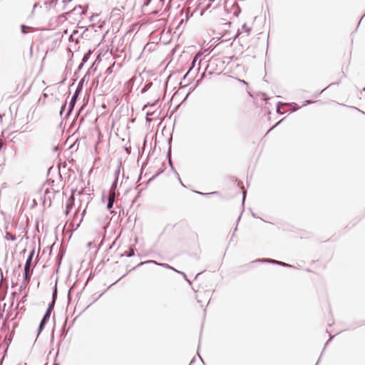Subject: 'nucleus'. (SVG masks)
Masks as SVG:
<instances>
[{
    "mask_svg": "<svg viewBox=\"0 0 365 365\" xmlns=\"http://www.w3.org/2000/svg\"><path fill=\"white\" fill-rule=\"evenodd\" d=\"M35 253V248H33L31 251L29 255L28 256L25 265H24V280L23 284L21 286L22 287L24 285H26L31 279L32 275V270L31 269V267L32 265V260L34 258V255Z\"/></svg>",
    "mask_w": 365,
    "mask_h": 365,
    "instance_id": "f257e3e1",
    "label": "nucleus"
},
{
    "mask_svg": "<svg viewBox=\"0 0 365 365\" xmlns=\"http://www.w3.org/2000/svg\"><path fill=\"white\" fill-rule=\"evenodd\" d=\"M83 80H81L76 88V91L73 95V96L71 97V99L69 102V105H68V110L66 112V113L65 114V116L63 117L64 118H67L72 112L76 103V101H77V99H78V97L79 96V94L81 93L82 91V89H83Z\"/></svg>",
    "mask_w": 365,
    "mask_h": 365,
    "instance_id": "f03ea898",
    "label": "nucleus"
},
{
    "mask_svg": "<svg viewBox=\"0 0 365 365\" xmlns=\"http://www.w3.org/2000/svg\"><path fill=\"white\" fill-rule=\"evenodd\" d=\"M59 191H56L53 188H46L44 191V202L48 200L49 203L51 202V199L54 197L56 193H58Z\"/></svg>",
    "mask_w": 365,
    "mask_h": 365,
    "instance_id": "7ed1b4c3",
    "label": "nucleus"
},
{
    "mask_svg": "<svg viewBox=\"0 0 365 365\" xmlns=\"http://www.w3.org/2000/svg\"><path fill=\"white\" fill-rule=\"evenodd\" d=\"M267 262V263L278 264V265H281V266H284V267H291V265H289V264H287V263L281 262V261L272 259H258V260L254 261L253 262Z\"/></svg>",
    "mask_w": 365,
    "mask_h": 365,
    "instance_id": "20e7f679",
    "label": "nucleus"
},
{
    "mask_svg": "<svg viewBox=\"0 0 365 365\" xmlns=\"http://www.w3.org/2000/svg\"><path fill=\"white\" fill-rule=\"evenodd\" d=\"M51 315H49L48 312H46L41 320V322L39 324L38 328V335L42 331V330L44 329L46 324H47Z\"/></svg>",
    "mask_w": 365,
    "mask_h": 365,
    "instance_id": "39448f33",
    "label": "nucleus"
},
{
    "mask_svg": "<svg viewBox=\"0 0 365 365\" xmlns=\"http://www.w3.org/2000/svg\"><path fill=\"white\" fill-rule=\"evenodd\" d=\"M145 263H153V264H157V265H159V266L168 268V269H173L175 271V269L173 267H172L171 266H170L169 264H165V263H158L157 262H155L154 260H148L146 262H142L139 263L138 264V266H140Z\"/></svg>",
    "mask_w": 365,
    "mask_h": 365,
    "instance_id": "423d86ee",
    "label": "nucleus"
},
{
    "mask_svg": "<svg viewBox=\"0 0 365 365\" xmlns=\"http://www.w3.org/2000/svg\"><path fill=\"white\" fill-rule=\"evenodd\" d=\"M73 201H74V197H73V196L71 195L68 200V202L66 203V210H65V214L66 215L69 213L71 209L73 207Z\"/></svg>",
    "mask_w": 365,
    "mask_h": 365,
    "instance_id": "0eeeda50",
    "label": "nucleus"
},
{
    "mask_svg": "<svg viewBox=\"0 0 365 365\" xmlns=\"http://www.w3.org/2000/svg\"><path fill=\"white\" fill-rule=\"evenodd\" d=\"M8 227H5V237L4 238L6 240H11V241H15L16 240V237L14 235H12L11 232H9L8 230Z\"/></svg>",
    "mask_w": 365,
    "mask_h": 365,
    "instance_id": "6e6552de",
    "label": "nucleus"
},
{
    "mask_svg": "<svg viewBox=\"0 0 365 365\" xmlns=\"http://www.w3.org/2000/svg\"><path fill=\"white\" fill-rule=\"evenodd\" d=\"M71 12H73V13H78L80 15H83L85 14L86 12V10H83L81 7V5H78V6H75L72 11H71Z\"/></svg>",
    "mask_w": 365,
    "mask_h": 365,
    "instance_id": "1a4fd4ad",
    "label": "nucleus"
},
{
    "mask_svg": "<svg viewBox=\"0 0 365 365\" xmlns=\"http://www.w3.org/2000/svg\"><path fill=\"white\" fill-rule=\"evenodd\" d=\"M200 56L198 53H197V54H196V55L194 56V58H193V59H192V63H191V66H190V68L189 71H190V70H192V69L195 67V63H196L197 62H199V63H200L201 59H200Z\"/></svg>",
    "mask_w": 365,
    "mask_h": 365,
    "instance_id": "9d476101",
    "label": "nucleus"
},
{
    "mask_svg": "<svg viewBox=\"0 0 365 365\" xmlns=\"http://www.w3.org/2000/svg\"><path fill=\"white\" fill-rule=\"evenodd\" d=\"M32 28L28 26H26L24 24H22L21 26V31L23 34H26L28 33L29 31H31Z\"/></svg>",
    "mask_w": 365,
    "mask_h": 365,
    "instance_id": "9b49d317",
    "label": "nucleus"
},
{
    "mask_svg": "<svg viewBox=\"0 0 365 365\" xmlns=\"http://www.w3.org/2000/svg\"><path fill=\"white\" fill-rule=\"evenodd\" d=\"M135 255L134 250L130 248L128 251L125 252L122 256H125L127 257H130Z\"/></svg>",
    "mask_w": 365,
    "mask_h": 365,
    "instance_id": "f8f14e48",
    "label": "nucleus"
},
{
    "mask_svg": "<svg viewBox=\"0 0 365 365\" xmlns=\"http://www.w3.org/2000/svg\"><path fill=\"white\" fill-rule=\"evenodd\" d=\"M88 58H89V54L88 53L84 54V56L83 57V59H82V63L79 66V68H78L79 69H81L83 67V63H86L88 61Z\"/></svg>",
    "mask_w": 365,
    "mask_h": 365,
    "instance_id": "ddd939ff",
    "label": "nucleus"
},
{
    "mask_svg": "<svg viewBox=\"0 0 365 365\" xmlns=\"http://www.w3.org/2000/svg\"><path fill=\"white\" fill-rule=\"evenodd\" d=\"M115 190H110L108 200H112V201H115Z\"/></svg>",
    "mask_w": 365,
    "mask_h": 365,
    "instance_id": "4468645a",
    "label": "nucleus"
},
{
    "mask_svg": "<svg viewBox=\"0 0 365 365\" xmlns=\"http://www.w3.org/2000/svg\"><path fill=\"white\" fill-rule=\"evenodd\" d=\"M115 190H110L108 200H112V201H115Z\"/></svg>",
    "mask_w": 365,
    "mask_h": 365,
    "instance_id": "2eb2a0df",
    "label": "nucleus"
},
{
    "mask_svg": "<svg viewBox=\"0 0 365 365\" xmlns=\"http://www.w3.org/2000/svg\"><path fill=\"white\" fill-rule=\"evenodd\" d=\"M56 297H57V287H56V286H55L53 288V294H52L53 303H55Z\"/></svg>",
    "mask_w": 365,
    "mask_h": 365,
    "instance_id": "dca6fc26",
    "label": "nucleus"
},
{
    "mask_svg": "<svg viewBox=\"0 0 365 365\" xmlns=\"http://www.w3.org/2000/svg\"><path fill=\"white\" fill-rule=\"evenodd\" d=\"M120 166H121V163H119L118 169L115 171V173H114L115 179L118 180V177H119L120 172Z\"/></svg>",
    "mask_w": 365,
    "mask_h": 365,
    "instance_id": "f3484780",
    "label": "nucleus"
},
{
    "mask_svg": "<svg viewBox=\"0 0 365 365\" xmlns=\"http://www.w3.org/2000/svg\"><path fill=\"white\" fill-rule=\"evenodd\" d=\"M54 303H53V301L48 304V307L46 309V312H48L49 315H51V312L53 309Z\"/></svg>",
    "mask_w": 365,
    "mask_h": 365,
    "instance_id": "a211bd4d",
    "label": "nucleus"
},
{
    "mask_svg": "<svg viewBox=\"0 0 365 365\" xmlns=\"http://www.w3.org/2000/svg\"><path fill=\"white\" fill-rule=\"evenodd\" d=\"M114 202L115 201H112V200H108L107 208L108 210H110L111 208L113 207Z\"/></svg>",
    "mask_w": 365,
    "mask_h": 365,
    "instance_id": "6ab92c4d",
    "label": "nucleus"
},
{
    "mask_svg": "<svg viewBox=\"0 0 365 365\" xmlns=\"http://www.w3.org/2000/svg\"><path fill=\"white\" fill-rule=\"evenodd\" d=\"M242 29L245 32L247 33V34L248 35L251 31V29L248 26H247L246 24H244L242 27Z\"/></svg>",
    "mask_w": 365,
    "mask_h": 365,
    "instance_id": "aec40b11",
    "label": "nucleus"
},
{
    "mask_svg": "<svg viewBox=\"0 0 365 365\" xmlns=\"http://www.w3.org/2000/svg\"><path fill=\"white\" fill-rule=\"evenodd\" d=\"M152 86V83H147L145 85L144 88L142 89V93L146 92Z\"/></svg>",
    "mask_w": 365,
    "mask_h": 365,
    "instance_id": "412c9836",
    "label": "nucleus"
},
{
    "mask_svg": "<svg viewBox=\"0 0 365 365\" xmlns=\"http://www.w3.org/2000/svg\"><path fill=\"white\" fill-rule=\"evenodd\" d=\"M118 180L117 179H115L114 181L112 183V185H111V187H110V190H115L117 187V185H118Z\"/></svg>",
    "mask_w": 365,
    "mask_h": 365,
    "instance_id": "4be33fe9",
    "label": "nucleus"
},
{
    "mask_svg": "<svg viewBox=\"0 0 365 365\" xmlns=\"http://www.w3.org/2000/svg\"><path fill=\"white\" fill-rule=\"evenodd\" d=\"M284 105H285V103H282V102H279L277 103V113H284V111H281L280 108H279L280 106H284Z\"/></svg>",
    "mask_w": 365,
    "mask_h": 365,
    "instance_id": "5701e85b",
    "label": "nucleus"
},
{
    "mask_svg": "<svg viewBox=\"0 0 365 365\" xmlns=\"http://www.w3.org/2000/svg\"><path fill=\"white\" fill-rule=\"evenodd\" d=\"M66 103L65 102L62 106H61V110H60V115L62 117L63 116V113L66 108Z\"/></svg>",
    "mask_w": 365,
    "mask_h": 365,
    "instance_id": "b1692460",
    "label": "nucleus"
},
{
    "mask_svg": "<svg viewBox=\"0 0 365 365\" xmlns=\"http://www.w3.org/2000/svg\"><path fill=\"white\" fill-rule=\"evenodd\" d=\"M197 193H199V194H200V195H202L207 196V195H215V194H217V192H208V193H203V192H197Z\"/></svg>",
    "mask_w": 365,
    "mask_h": 365,
    "instance_id": "393cba45",
    "label": "nucleus"
},
{
    "mask_svg": "<svg viewBox=\"0 0 365 365\" xmlns=\"http://www.w3.org/2000/svg\"><path fill=\"white\" fill-rule=\"evenodd\" d=\"M175 271L177 272V270H175ZM178 272L181 274L182 275V277H184V278L187 281V282L189 284H191V282L187 278V276H186V274L184 272H179V271H178Z\"/></svg>",
    "mask_w": 365,
    "mask_h": 365,
    "instance_id": "a878e982",
    "label": "nucleus"
},
{
    "mask_svg": "<svg viewBox=\"0 0 365 365\" xmlns=\"http://www.w3.org/2000/svg\"><path fill=\"white\" fill-rule=\"evenodd\" d=\"M313 101H310V100H307L305 101L303 103H302V106H305L307 105H309L310 103H312Z\"/></svg>",
    "mask_w": 365,
    "mask_h": 365,
    "instance_id": "bb28decb",
    "label": "nucleus"
},
{
    "mask_svg": "<svg viewBox=\"0 0 365 365\" xmlns=\"http://www.w3.org/2000/svg\"><path fill=\"white\" fill-rule=\"evenodd\" d=\"M176 175H177V177H178V180H179V182H180L182 186H184V187H185V185L182 183V180H181V179H180V176H179V175H178V173H176Z\"/></svg>",
    "mask_w": 365,
    "mask_h": 365,
    "instance_id": "cd10ccee",
    "label": "nucleus"
},
{
    "mask_svg": "<svg viewBox=\"0 0 365 365\" xmlns=\"http://www.w3.org/2000/svg\"><path fill=\"white\" fill-rule=\"evenodd\" d=\"M333 336H331L329 340L326 342L324 348L329 344V342L332 340Z\"/></svg>",
    "mask_w": 365,
    "mask_h": 365,
    "instance_id": "c85d7f7f",
    "label": "nucleus"
},
{
    "mask_svg": "<svg viewBox=\"0 0 365 365\" xmlns=\"http://www.w3.org/2000/svg\"><path fill=\"white\" fill-rule=\"evenodd\" d=\"M240 220V217H238V220L237 221V225H236V226H235V227L234 229V232L237 230V225H238V222H239Z\"/></svg>",
    "mask_w": 365,
    "mask_h": 365,
    "instance_id": "c756f323",
    "label": "nucleus"
},
{
    "mask_svg": "<svg viewBox=\"0 0 365 365\" xmlns=\"http://www.w3.org/2000/svg\"><path fill=\"white\" fill-rule=\"evenodd\" d=\"M195 364V358L194 357L192 361H190L189 365H194Z\"/></svg>",
    "mask_w": 365,
    "mask_h": 365,
    "instance_id": "7c9ffc66",
    "label": "nucleus"
},
{
    "mask_svg": "<svg viewBox=\"0 0 365 365\" xmlns=\"http://www.w3.org/2000/svg\"><path fill=\"white\" fill-rule=\"evenodd\" d=\"M148 115H149V113H147L146 120H147L148 122H150V121L152 120V118H149V117H148Z\"/></svg>",
    "mask_w": 365,
    "mask_h": 365,
    "instance_id": "2f4dec72",
    "label": "nucleus"
},
{
    "mask_svg": "<svg viewBox=\"0 0 365 365\" xmlns=\"http://www.w3.org/2000/svg\"><path fill=\"white\" fill-rule=\"evenodd\" d=\"M98 16L97 14H96V15L93 14V15L90 17V21H93V18H94L95 16Z\"/></svg>",
    "mask_w": 365,
    "mask_h": 365,
    "instance_id": "473e14b6",
    "label": "nucleus"
},
{
    "mask_svg": "<svg viewBox=\"0 0 365 365\" xmlns=\"http://www.w3.org/2000/svg\"><path fill=\"white\" fill-rule=\"evenodd\" d=\"M280 122H281V120H280V121H279V122H277V123H276L273 127H272V128H270V130H272L274 128H275L278 124H279V123H280Z\"/></svg>",
    "mask_w": 365,
    "mask_h": 365,
    "instance_id": "72a5a7b5",
    "label": "nucleus"
},
{
    "mask_svg": "<svg viewBox=\"0 0 365 365\" xmlns=\"http://www.w3.org/2000/svg\"><path fill=\"white\" fill-rule=\"evenodd\" d=\"M299 107L297 106V108H293V109L291 110L292 112H294L295 110H297Z\"/></svg>",
    "mask_w": 365,
    "mask_h": 365,
    "instance_id": "f704fd0d",
    "label": "nucleus"
},
{
    "mask_svg": "<svg viewBox=\"0 0 365 365\" xmlns=\"http://www.w3.org/2000/svg\"><path fill=\"white\" fill-rule=\"evenodd\" d=\"M85 212H86V210H83V212H82V215H83L85 214Z\"/></svg>",
    "mask_w": 365,
    "mask_h": 365,
    "instance_id": "c9c22d12",
    "label": "nucleus"
},
{
    "mask_svg": "<svg viewBox=\"0 0 365 365\" xmlns=\"http://www.w3.org/2000/svg\"><path fill=\"white\" fill-rule=\"evenodd\" d=\"M199 357H200V361L203 364L204 362H203L202 358L200 356H199Z\"/></svg>",
    "mask_w": 365,
    "mask_h": 365,
    "instance_id": "e433bc0d",
    "label": "nucleus"
},
{
    "mask_svg": "<svg viewBox=\"0 0 365 365\" xmlns=\"http://www.w3.org/2000/svg\"><path fill=\"white\" fill-rule=\"evenodd\" d=\"M72 0H67V1H63V2H70Z\"/></svg>",
    "mask_w": 365,
    "mask_h": 365,
    "instance_id": "4c0bfd02",
    "label": "nucleus"
},
{
    "mask_svg": "<svg viewBox=\"0 0 365 365\" xmlns=\"http://www.w3.org/2000/svg\"><path fill=\"white\" fill-rule=\"evenodd\" d=\"M43 96H44V98H46L47 95L46 93H43Z\"/></svg>",
    "mask_w": 365,
    "mask_h": 365,
    "instance_id": "58836bf2",
    "label": "nucleus"
},
{
    "mask_svg": "<svg viewBox=\"0 0 365 365\" xmlns=\"http://www.w3.org/2000/svg\"><path fill=\"white\" fill-rule=\"evenodd\" d=\"M245 194H243V199H242L243 201L245 200Z\"/></svg>",
    "mask_w": 365,
    "mask_h": 365,
    "instance_id": "ea45409f",
    "label": "nucleus"
},
{
    "mask_svg": "<svg viewBox=\"0 0 365 365\" xmlns=\"http://www.w3.org/2000/svg\"><path fill=\"white\" fill-rule=\"evenodd\" d=\"M53 365H59L58 363H54Z\"/></svg>",
    "mask_w": 365,
    "mask_h": 365,
    "instance_id": "a19ab883",
    "label": "nucleus"
},
{
    "mask_svg": "<svg viewBox=\"0 0 365 365\" xmlns=\"http://www.w3.org/2000/svg\"><path fill=\"white\" fill-rule=\"evenodd\" d=\"M84 106H85V105H83V106H81V110H82V109L83 108Z\"/></svg>",
    "mask_w": 365,
    "mask_h": 365,
    "instance_id": "79ce46f5",
    "label": "nucleus"
},
{
    "mask_svg": "<svg viewBox=\"0 0 365 365\" xmlns=\"http://www.w3.org/2000/svg\"><path fill=\"white\" fill-rule=\"evenodd\" d=\"M1 148H2V145H1V143H0V150L1 149Z\"/></svg>",
    "mask_w": 365,
    "mask_h": 365,
    "instance_id": "37998d69",
    "label": "nucleus"
},
{
    "mask_svg": "<svg viewBox=\"0 0 365 365\" xmlns=\"http://www.w3.org/2000/svg\"><path fill=\"white\" fill-rule=\"evenodd\" d=\"M187 75H188V72L186 73V74L185 75L184 78H185Z\"/></svg>",
    "mask_w": 365,
    "mask_h": 365,
    "instance_id": "c03bdc74",
    "label": "nucleus"
}]
</instances>
